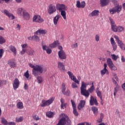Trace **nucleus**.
I'll return each mask as SVG.
<instances>
[{
	"instance_id": "nucleus-38",
	"label": "nucleus",
	"mask_w": 125,
	"mask_h": 125,
	"mask_svg": "<svg viewBox=\"0 0 125 125\" xmlns=\"http://www.w3.org/2000/svg\"><path fill=\"white\" fill-rule=\"evenodd\" d=\"M111 57L114 61H117V60H118V58H119V56L116 55L115 54H112L111 55Z\"/></svg>"
},
{
	"instance_id": "nucleus-58",
	"label": "nucleus",
	"mask_w": 125,
	"mask_h": 125,
	"mask_svg": "<svg viewBox=\"0 0 125 125\" xmlns=\"http://www.w3.org/2000/svg\"><path fill=\"white\" fill-rule=\"evenodd\" d=\"M113 76L114 79H115L116 80V81L119 82V78L118 77V76H117V74L114 73L113 74Z\"/></svg>"
},
{
	"instance_id": "nucleus-32",
	"label": "nucleus",
	"mask_w": 125,
	"mask_h": 125,
	"mask_svg": "<svg viewBox=\"0 0 125 125\" xmlns=\"http://www.w3.org/2000/svg\"><path fill=\"white\" fill-rule=\"evenodd\" d=\"M17 107L18 109H23L24 108V105L23 104V103L22 102H19L17 104Z\"/></svg>"
},
{
	"instance_id": "nucleus-42",
	"label": "nucleus",
	"mask_w": 125,
	"mask_h": 125,
	"mask_svg": "<svg viewBox=\"0 0 125 125\" xmlns=\"http://www.w3.org/2000/svg\"><path fill=\"white\" fill-rule=\"evenodd\" d=\"M63 94L64 95H66V96H70V93H71V92L70 91V90L67 89L65 92V91L62 92Z\"/></svg>"
},
{
	"instance_id": "nucleus-10",
	"label": "nucleus",
	"mask_w": 125,
	"mask_h": 125,
	"mask_svg": "<svg viewBox=\"0 0 125 125\" xmlns=\"http://www.w3.org/2000/svg\"><path fill=\"white\" fill-rule=\"evenodd\" d=\"M58 56L59 58L61 60H65L67 58V54H66V53L64 51H59L58 52Z\"/></svg>"
},
{
	"instance_id": "nucleus-7",
	"label": "nucleus",
	"mask_w": 125,
	"mask_h": 125,
	"mask_svg": "<svg viewBox=\"0 0 125 125\" xmlns=\"http://www.w3.org/2000/svg\"><path fill=\"white\" fill-rule=\"evenodd\" d=\"M32 21L36 23H42V22H43V20L41 16L36 15L33 17Z\"/></svg>"
},
{
	"instance_id": "nucleus-49",
	"label": "nucleus",
	"mask_w": 125,
	"mask_h": 125,
	"mask_svg": "<svg viewBox=\"0 0 125 125\" xmlns=\"http://www.w3.org/2000/svg\"><path fill=\"white\" fill-rule=\"evenodd\" d=\"M73 114L76 117H78L79 116V113L77 111V108H73Z\"/></svg>"
},
{
	"instance_id": "nucleus-11",
	"label": "nucleus",
	"mask_w": 125,
	"mask_h": 125,
	"mask_svg": "<svg viewBox=\"0 0 125 125\" xmlns=\"http://www.w3.org/2000/svg\"><path fill=\"white\" fill-rule=\"evenodd\" d=\"M89 104L91 106H93L94 104L96 105V106H97L98 105V102H97L96 98H94L93 96H91L90 97Z\"/></svg>"
},
{
	"instance_id": "nucleus-59",
	"label": "nucleus",
	"mask_w": 125,
	"mask_h": 125,
	"mask_svg": "<svg viewBox=\"0 0 125 125\" xmlns=\"http://www.w3.org/2000/svg\"><path fill=\"white\" fill-rule=\"evenodd\" d=\"M28 54L29 55H34V54H35V51L33 50H30Z\"/></svg>"
},
{
	"instance_id": "nucleus-34",
	"label": "nucleus",
	"mask_w": 125,
	"mask_h": 125,
	"mask_svg": "<svg viewBox=\"0 0 125 125\" xmlns=\"http://www.w3.org/2000/svg\"><path fill=\"white\" fill-rule=\"evenodd\" d=\"M107 63L108 67H111V66L114 64V63H113V61H112V59H111V58L107 59Z\"/></svg>"
},
{
	"instance_id": "nucleus-50",
	"label": "nucleus",
	"mask_w": 125,
	"mask_h": 125,
	"mask_svg": "<svg viewBox=\"0 0 125 125\" xmlns=\"http://www.w3.org/2000/svg\"><path fill=\"white\" fill-rule=\"evenodd\" d=\"M71 104L72 105L73 109H75L77 108V105H76V103L73 100H71Z\"/></svg>"
},
{
	"instance_id": "nucleus-43",
	"label": "nucleus",
	"mask_w": 125,
	"mask_h": 125,
	"mask_svg": "<svg viewBox=\"0 0 125 125\" xmlns=\"http://www.w3.org/2000/svg\"><path fill=\"white\" fill-rule=\"evenodd\" d=\"M16 122H17V123H21V122H23V117H20V118H16Z\"/></svg>"
},
{
	"instance_id": "nucleus-26",
	"label": "nucleus",
	"mask_w": 125,
	"mask_h": 125,
	"mask_svg": "<svg viewBox=\"0 0 125 125\" xmlns=\"http://www.w3.org/2000/svg\"><path fill=\"white\" fill-rule=\"evenodd\" d=\"M117 43L118 44L119 46H120L121 48L123 49V50H125V44L124 43H123V42H122L121 40H119L117 41Z\"/></svg>"
},
{
	"instance_id": "nucleus-15",
	"label": "nucleus",
	"mask_w": 125,
	"mask_h": 125,
	"mask_svg": "<svg viewBox=\"0 0 125 125\" xmlns=\"http://www.w3.org/2000/svg\"><path fill=\"white\" fill-rule=\"evenodd\" d=\"M104 69L101 71L102 76H104L105 74H106V75H109V71L108 69H107V63H104Z\"/></svg>"
},
{
	"instance_id": "nucleus-46",
	"label": "nucleus",
	"mask_w": 125,
	"mask_h": 125,
	"mask_svg": "<svg viewBox=\"0 0 125 125\" xmlns=\"http://www.w3.org/2000/svg\"><path fill=\"white\" fill-rule=\"evenodd\" d=\"M5 42V40L2 37L0 36V44H3Z\"/></svg>"
},
{
	"instance_id": "nucleus-57",
	"label": "nucleus",
	"mask_w": 125,
	"mask_h": 125,
	"mask_svg": "<svg viewBox=\"0 0 125 125\" xmlns=\"http://www.w3.org/2000/svg\"><path fill=\"white\" fill-rule=\"evenodd\" d=\"M71 87H72V88H77V87H78V85H77V84L76 83H73L71 85Z\"/></svg>"
},
{
	"instance_id": "nucleus-20",
	"label": "nucleus",
	"mask_w": 125,
	"mask_h": 125,
	"mask_svg": "<svg viewBox=\"0 0 125 125\" xmlns=\"http://www.w3.org/2000/svg\"><path fill=\"white\" fill-rule=\"evenodd\" d=\"M46 33H47L46 30L39 29L35 32V35H39V34H40V35H45Z\"/></svg>"
},
{
	"instance_id": "nucleus-24",
	"label": "nucleus",
	"mask_w": 125,
	"mask_h": 125,
	"mask_svg": "<svg viewBox=\"0 0 125 125\" xmlns=\"http://www.w3.org/2000/svg\"><path fill=\"white\" fill-rule=\"evenodd\" d=\"M59 44H60L59 41H56L52 44H50L49 46L51 48H55V47H56Z\"/></svg>"
},
{
	"instance_id": "nucleus-36",
	"label": "nucleus",
	"mask_w": 125,
	"mask_h": 125,
	"mask_svg": "<svg viewBox=\"0 0 125 125\" xmlns=\"http://www.w3.org/2000/svg\"><path fill=\"white\" fill-rule=\"evenodd\" d=\"M123 31H125V28L123 26H118L117 32H118V33H121L123 32Z\"/></svg>"
},
{
	"instance_id": "nucleus-39",
	"label": "nucleus",
	"mask_w": 125,
	"mask_h": 125,
	"mask_svg": "<svg viewBox=\"0 0 125 125\" xmlns=\"http://www.w3.org/2000/svg\"><path fill=\"white\" fill-rule=\"evenodd\" d=\"M61 89L62 93L66 90V84H65V83H62V84Z\"/></svg>"
},
{
	"instance_id": "nucleus-29",
	"label": "nucleus",
	"mask_w": 125,
	"mask_h": 125,
	"mask_svg": "<svg viewBox=\"0 0 125 125\" xmlns=\"http://www.w3.org/2000/svg\"><path fill=\"white\" fill-rule=\"evenodd\" d=\"M122 6L120 5H118L114 7V9L115 10V11L117 12V13H120V12L122 11Z\"/></svg>"
},
{
	"instance_id": "nucleus-47",
	"label": "nucleus",
	"mask_w": 125,
	"mask_h": 125,
	"mask_svg": "<svg viewBox=\"0 0 125 125\" xmlns=\"http://www.w3.org/2000/svg\"><path fill=\"white\" fill-rule=\"evenodd\" d=\"M29 66L31 68H32V69H33V70H34L35 69H36L37 68V67L40 66H41V65H36V66H35V65H34V64H33L32 63H29Z\"/></svg>"
},
{
	"instance_id": "nucleus-25",
	"label": "nucleus",
	"mask_w": 125,
	"mask_h": 125,
	"mask_svg": "<svg viewBox=\"0 0 125 125\" xmlns=\"http://www.w3.org/2000/svg\"><path fill=\"white\" fill-rule=\"evenodd\" d=\"M61 17V16L60 15H57L56 16H55L53 19V22L54 24L55 25H57L58 23V21H59V19Z\"/></svg>"
},
{
	"instance_id": "nucleus-64",
	"label": "nucleus",
	"mask_w": 125,
	"mask_h": 125,
	"mask_svg": "<svg viewBox=\"0 0 125 125\" xmlns=\"http://www.w3.org/2000/svg\"><path fill=\"white\" fill-rule=\"evenodd\" d=\"M25 52H26V49H22V50L21 51V54H24Z\"/></svg>"
},
{
	"instance_id": "nucleus-37",
	"label": "nucleus",
	"mask_w": 125,
	"mask_h": 125,
	"mask_svg": "<svg viewBox=\"0 0 125 125\" xmlns=\"http://www.w3.org/2000/svg\"><path fill=\"white\" fill-rule=\"evenodd\" d=\"M96 92L97 96H98V97H100L102 101H103V99H102V93H101V91L98 90L96 91Z\"/></svg>"
},
{
	"instance_id": "nucleus-12",
	"label": "nucleus",
	"mask_w": 125,
	"mask_h": 125,
	"mask_svg": "<svg viewBox=\"0 0 125 125\" xmlns=\"http://www.w3.org/2000/svg\"><path fill=\"white\" fill-rule=\"evenodd\" d=\"M3 12H4V14L5 15V16H7L10 20H13L15 19V16H14V15H13V14L10 13L7 10H4L3 11Z\"/></svg>"
},
{
	"instance_id": "nucleus-55",
	"label": "nucleus",
	"mask_w": 125,
	"mask_h": 125,
	"mask_svg": "<svg viewBox=\"0 0 125 125\" xmlns=\"http://www.w3.org/2000/svg\"><path fill=\"white\" fill-rule=\"evenodd\" d=\"M76 6H77V7H78V8H81V2L80 1H77Z\"/></svg>"
},
{
	"instance_id": "nucleus-44",
	"label": "nucleus",
	"mask_w": 125,
	"mask_h": 125,
	"mask_svg": "<svg viewBox=\"0 0 125 125\" xmlns=\"http://www.w3.org/2000/svg\"><path fill=\"white\" fill-rule=\"evenodd\" d=\"M24 76L27 80H29V78H30V74H29V70H27L26 72L24 73Z\"/></svg>"
},
{
	"instance_id": "nucleus-61",
	"label": "nucleus",
	"mask_w": 125,
	"mask_h": 125,
	"mask_svg": "<svg viewBox=\"0 0 125 125\" xmlns=\"http://www.w3.org/2000/svg\"><path fill=\"white\" fill-rule=\"evenodd\" d=\"M33 119L35 120V121H39L40 120V117L35 115L33 117Z\"/></svg>"
},
{
	"instance_id": "nucleus-54",
	"label": "nucleus",
	"mask_w": 125,
	"mask_h": 125,
	"mask_svg": "<svg viewBox=\"0 0 125 125\" xmlns=\"http://www.w3.org/2000/svg\"><path fill=\"white\" fill-rule=\"evenodd\" d=\"M72 48H78V43H75L71 45Z\"/></svg>"
},
{
	"instance_id": "nucleus-13",
	"label": "nucleus",
	"mask_w": 125,
	"mask_h": 125,
	"mask_svg": "<svg viewBox=\"0 0 125 125\" xmlns=\"http://www.w3.org/2000/svg\"><path fill=\"white\" fill-rule=\"evenodd\" d=\"M20 84V82H19V80L18 79H15L14 82L13 83V87L14 90H16L18 87H19V85Z\"/></svg>"
},
{
	"instance_id": "nucleus-33",
	"label": "nucleus",
	"mask_w": 125,
	"mask_h": 125,
	"mask_svg": "<svg viewBox=\"0 0 125 125\" xmlns=\"http://www.w3.org/2000/svg\"><path fill=\"white\" fill-rule=\"evenodd\" d=\"M46 117H48V118H53V116H54V113L51 111H47L46 113Z\"/></svg>"
},
{
	"instance_id": "nucleus-31",
	"label": "nucleus",
	"mask_w": 125,
	"mask_h": 125,
	"mask_svg": "<svg viewBox=\"0 0 125 125\" xmlns=\"http://www.w3.org/2000/svg\"><path fill=\"white\" fill-rule=\"evenodd\" d=\"M90 15H91L92 17H93V16H98V15H99V11L95 10L91 13Z\"/></svg>"
},
{
	"instance_id": "nucleus-17",
	"label": "nucleus",
	"mask_w": 125,
	"mask_h": 125,
	"mask_svg": "<svg viewBox=\"0 0 125 125\" xmlns=\"http://www.w3.org/2000/svg\"><path fill=\"white\" fill-rule=\"evenodd\" d=\"M84 105H85V101L81 100L77 106L78 110H79V111H81V110H82L83 108L84 107Z\"/></svg>"
},
{
	"instance_id": "nucleus-28",
	"label": "nucleus",
	"mask_w": 125,
	"mask_h": 125,
	"mask_svg": "<svg viewBox=\"0 0 125 125\" xmlns=\"http://www.w3.org/2000/svg\"><path fill=\"white\" fill-rule=\"evenodd\" d=\"M109 2H110V0H101V4L102 6L107 5Z\"/></svg>"
},
{
	"instance_id": "nucleus-1",
	"label": "nucleus",
	"mask_w": 125,
	"mask_h": 125,
	"mask_svg": "<svg viewBox=\"0 0 125 125\" xmlns=\"http://www.w3.org/2000/svg\"><path fill=\"white\" fill-rule=\"evenodd\" d=\"M56 7L57 10L61 12V15H62L63 19L66 20L67 19V17L66 16L67 13L66 11L67 10L68 7L65 4L60 3H57Z\"/></svg>"
},
{
	"instance_id": "nucleus-14",
	"label": "nucleus",
	"mask_w": 125,
	"mask_h": 125,
	"mask_svg": "<svg viewBox=\"0 0 125 125\" xmlns=\"http://www.w3.org/2000/svg\"><path fill=\"white\" fill-rule=\"evenodd\" d=\"M58 68L61 72H65V65L64 63L61 62H58Z\"/></svg>"
},
{
	"instance_id": "nucleus-35",
	"label": "nucleus",
	"mask_w": 125,
	"mask_h": 125,
	"mask_svg": "<svg viewBox=\"0 0 125 125\" xmlns=\"http://www.w3.org/2000/svg\"><path fill=\"white\" fill-rule=\"evenodd\" d=\"M1 123L2 125H8V122H7L6 119H5L4 118H1Z\"/></svg>"
},
{
	"instance_id": "nucleus-4",
	"label": "nucleus",
	"mask_w": 125,
	"mask_h": 125,
	"mask_svg": "<svg viewBox=\"0 0 125 125\" xmlns=\"http://www.w3.org/2000/svg\"><path fill=\"white\" fill-rule=\"evenodd\" d=\"M43 71H44V68L42 65H39V66H37L34 69H33L32 74L35 77H37L40 75L39 72L42 74V73L43 72Z\"/></svg>"
},
{
	"instance_id": "nucleus-9",
	"label": "nucleus",
	"mask_w": 125,
	"mask_h": 125,
	"mask_svg": "<svg viewBox=\"0 0 125 125\" xmlns=\"http://www.w3.org/2000/svg\"><path fill=\"white\" fill-rule=\"evenodd\" d=\"M67 74H68V76L69 78L72 80V81H73L76 83H77V84H80V82L79 80H77V78L74 75V74L72 73L71 71H68Z\"/></svg>"
},
{
	"instance_id": "nucleus-22",
	"label": "nucleus",
	"mask_w": 125,
	"mask_h": 125,
	"mask_svg": "<svg viewBox=\"0 0 125 125\" xmlns=\"http://www.w3.org/2000/svg\"><path fill=\"white\" fill-rule=\"evenodd\" d=\"M42 49L43 50H46L47 54H50V53L52 52V50H51V49L47 47V46L45 45H42Z\"/></svg>"
},
{
	"instance_id": "nucleus-52",
	"label": "nucleus",
	"mask_w": 125,
	"mask_h": 125,
	"mask_svg": "<svg viewBox=\"0 0 125 125\" xmlns=\"http://www.w3.org/2000/svg\"><path fill=\"white\" fill-rule=\"evenodd\" d=\"M100 40V36L99 34H96L95 35V41L96 42H99V40Z\"/></svg>"
},
{
	"instance_id": "nucleus-6",
	"label": "nucleus",
	"mask_w": 125,
	"mask_h": 125,
	"mask_svg": "<svg viewBox=\"0 0 125 125\" xmlns=\"http://www.w3.org/2000/svg\"><path fill=\"white\" fill-rule=\"evenodd\" d=\"M56 6L53 4H50L48 6V13L49 15H51V14H53L54 12H56Z\"/></svg>"
},
{
	"instance_id": "nucleus-63",
	"label": "nucleus",
	"mask_w": 125,
	"mask_h": 125,
	"mask_svg": "<svg viewBox=\"0 0 125 125\" xmlns=\"http://www.w3.org/2000/svg\"><path fill=\"white\" fill-rule=\"evenodd\" d=\"M16 125V124L15 122H8V125Z\"/></svg>"
},
{
	"instance_id": "nucleus-16",
	"label": "nucleus",
	"mask_w": 125,
	"mask_h": 125,
	"mask_svg": "<svg viewBox=\"0 0 125 125\" xmlns=\"http://www.w3.org/2000/svg\"><path fill=\"white\" fill-rule=\"evenodd\" d=\"M22 18H23L24 20H26L28 21L31 19V16L30 14H29L27 11H23V14L22 15Z\"/></svg>"
},
{
	"instance_id": "nucleus-30",
	"label": "nucleus",
	"mask_w": 125,
	"mask_h": 125,
	"mask_svg": "<svg viewBox=\"0 0 125 125\" xmlns=\"http://www.w3.org/2000/svg\"><path fill=\"white\" fill-rule=\"evenodd\" d=\"M61 109H64V107L66 108V106H67V104L65 103V101L62 98L61 99Z\"/></svg>"
},
{
	"instance_id": "nucleus-62",
	"label": "nucleus",
	"mask_w": 125,
	"mask_h": 125,
	"mask_svg": "<svg viewBox=\"0 0 125 125\" xmlns=\"http://www.w3.org/2000/svg\"><path fill=\"white\" fill-rule=\"evenodd\" d=\"M85 6V2L84 1H83L81 2V7L82 8H83Z\"/></svg>"
},
{
	"instance_id": "nucleus-51",
	"label": "nucleus",
	"mask_w": 125,
	"mask_h": 125,
	"mask_svg": "<svg viewBox=\"0 0 125 125\" xmlns=\"http://www.w3.org/2000/svg\"><path fill=\"white\" fill-rule=\"evenodd\" d=\"M118 90H119V87H116L114 88V91L113 93L114 96H116V94H117V93L118 92Z\"/></svg>"
},
{
	"instance_id": "nucleus-18",
	"label": "nucleus",
	"mask_w": 125,
	"mask_h": 125,
	"mask_svg": "<svg viewBox=\"0 0 125 125\" xmlns=\"http://www.w3.org/2000/svg\"><path fill=\"white\" fill-rule=\"evenodd\" d=\"M8 64L11 67V68H15L16 67V62L13 60H9L8 61Z\"/></svg>"
},
{
	"instance_id": "nucleus-2",
	"label": "nucleus",
	"mask_w": 125,
	"mask_h": 125,
	"mask_svg": "<svg viewBox=\"0 0 125 125\" xmlns=\"http://www.w3.org/2000/svg\"><path fill=\"white\" fill-rule=\"evenodd\" d=\"M62 118L61 119L58 123L56 125H71V120L69 118V117L67 116L65 114H62Z\"/></svg>"
},
{
	"instance_id": "nucleus-45",
	"label": "nucleus",
	"mask_w": 125,
	"mask_h": 125,
	"mask_svg": "<svg viewBox=\"0 0 125 125\" xmlns=\"http://www.w3.org/2000/svg\"><path fill=\"white\" fill-rule=\"evenodd\" d=\"M109 12L110 13V14H115V13H116L117 12H116V10L115 9V8L113 7L112 8H110L109 9Z\"/></svg>"
},
{
	"instance_id": "nucleus-27",
	"label": "nucleus",
	"mask_w": 125,
	"mask_h": 125,
	"mask_svg": "<svg viewBox=\"0 0 125 125\" xmlns=\"http://www.w3.org/2000/svg\"><path fill=\"white\" fill-rule=\"evenodd\" d=\"M91 110L95 116H97L98 115V108L96 106H92Z\"/></svg>"
},
{
	"instance_id": "nucleus-19",
	"label": "nucleus",
	"mask_w": 125,
	"mask_h": 125,
	"mask_svg": "<svg viewBox=\"0 0 125 125\" xmlns=\"http://www.w3.org/2000/svg\"><path fill=\"white\" fill-rule=\"evenodd\" d=\"M110 42L112 45L113 50L116 51V50L117 49V44H116V42H115V40H114V38H110Z\"/></svg>"
},
{
	"instance_id": "nucleus-8",
	"label": "nucleus",
	"mask_w": 125,
	"mask_h": 125,
	"mask_svg": "<svg viewBox=\"0 0 125 125\" xmlns=\"http://www.w3.org/2000/svg\"><path fill=\"white\" fill-rule=\"evenodd\" d=\"M110 23L111 24V30L113 32H115L116 33L118 32V26L115 23V21L111 18H109Z\"/></svg>"
},
{
	"instance_id": "nucleus-53",
	"label": "nucleus",
	"mask_w": 125,
	"mask_h": 125,
	"mask_svg": "<svg viewBox=\"0 0 125 125\" xmlns=\"http://www.w3.org/2000/svg\"><path fill=\"white\" fill-rule=\"evenodd\" d=\"M3 53H4V51L2 49H0V59L2 57L3 55Z\"/></svg>"
},
{
	"instance_id": "nucleus-23",
	"label": "nucleus",
	"mask_w": 125,
	"mask_h": 125,
	"mask_svg": "<svg viewBox=\"0 0 125 125\" xmlns=\"http://www.w3.org/2000/svg\"><path fill=\"white\" fill-rule=\"evenodd\" d=\"M24 11H26V10H24L23 8H19L17 10V14H18L19 16H22L23 14Z\"/></svg>"
},
{
	"instance_id": "nucleus-3",
	"label": "nucleus",
	"mask_w": 125,
	"mask_h": 125,
	"mask_svg": "<svg viewBox=\"0 0 125 125\" xmlns=\"http://www.w3.org/2000/svg\"><path fill=\"white\" fill-rule=\"evenodd\" d=\"M81 93L82 95L85 96L86 98H87L90 94L89 92H88V91L86 90V84L83 82L82 83Z\"/></svg>"
},
{
	"instance_id": "nucleus-40",
	"label": "nucleus",
	"mask_w": 125,
	"mask_h": 125,
	"mask_svg": "<svg viewBox=\"0 0 125 125\" xmlns=\"http://www.w3.org/2000/svg\"><path fill=\"white\" fill-rule=\"evenodd\" d=\"M94 89H95V87L93 86H91L90 87V88H89L88 89V90H87V91H88V92H89V93H92V92H93V91H94Z\"/></svg>"
},
{
	"instance_id": "nucleus-41",
	"label": "nucleus",
	"mask_w": 125,
	"mask_h": 125,
	"mask_svg": "<svg viewBox=\"0 0 125 125\" xmlns=\"http://www.w3.org/2000/svg\"><path fill=\"white\" fill-rule=\"evenodd\" d=\"M37 83H42V77L38 76L37 77Z\"/></svg>"
},
{
	"instance_id": "nucleus-21",
	"label": "nucleus",
	"mask_w": 125,
	"mask_h": 125,
	"mask_svg": "<svg viewBox=\"0 0 125 125\" xmlns=\"http://www.w3.org/2000/svg\"><path fill=\"white\" fill-rule=\"evenodd\" d=\"M9 48L10 50L14 53V55L15 56L17 53V49H16V47L14 46L10 45L9 46Z\"/></svg>"
},
{
	"instance_id": "nucleus-48",
	"label": "nucleus",
	"mask_w": 125,
	"mask_h": 125,
	"mask_svg": "<svg viewBox=\"0 0 125 125\" xmlns=\"http://www.w3.org/2000/svg\"><path fill=\"white\" fill-rule=\"evenodd\" d=\"M109 68L110 70H112V71H117V66L114 65V64L113 65L110 66Z\"/></svg>"
},
{
	"instance_id": "nucleus-60",
	"label": "nucleus",
	"mask_w": 125,
	"mask_h": 125,
	"mask_svg": "<svg viewBox=\"0 0 125 125\" xmlns=\"http://www.w3.org/2000/svg\"><path fill=\"white\" fill-rule=\"evenodd\" d=\"M4 1L6 3H7L9 1H10V0H0V3H3Z\"/></svg>"
},
{
	"instance_id": "nucleus-56",
	"label": "nucleus",
	"mask_w": 125,
	"mask_h": 125,
	"mask_svg": "<svg viewBox=\"0 0 125 125\" xmlns=\"http://www.w3.org/2000/svg\"><path fill=\"white\" fill-rule=\"evenodd\" d=\"M33 41H35V42H38V40H39V37L37 36H33Z\"/></svg>"
},
{
	"instance_id": "nucleus-5",
	"label": "nucleus",
	"mask_w": 125,
	"mask_h": 125,
	"mask_svg": "<svg viewBox=\"0 0 125 125\" xmlns=\"http://www.w3.org/2000/svg\"><path fill=\"white\" fill-rule=\"evenodd\" d=\"M54 101V97H51L48 100H43L42 101L41 107H46V106H49L50 104H52Z\"/></svg>"
}]
</instances>
